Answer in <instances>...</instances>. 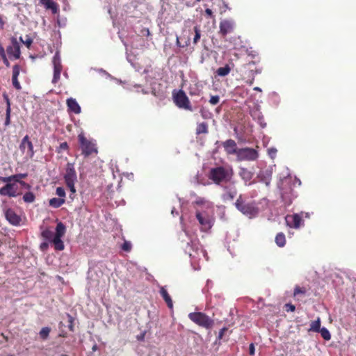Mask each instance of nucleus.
I'll return each mask as SVG.
<instances>
[{
    "label": "nucleus",
    "mask_w": 356,
    "mask_h": 356,
    "mask_svg": "<svg viewBox=\"0 0 356 356\" xmlns=\"http://www.w3.org/2000/svg\"><path fill=\"white\" fill-rule=\"evenodd\" d=\"M233 175L231 167L218 166L210 170L208 177L215 184L221 185L229 182Z\"/></svg>",
    "instance_id": "nucleus-1"
},
{
    "label": "nucleus",
    "mask_w": 356,
    "mask_h": 356,
    "mask_svg": "<svg viewBox=\"0 0 356 356\" xmlns=\"http://www.w3.org/2000/svg\"><path fill=\"white\" fill-rule=\"evenodd\" d=\"M236 208L243 214L249 216H255L259 211L254 201L247 202L242 194L239 195L234 203Z\"/></svg>",
    "instance_id": "nucleus-2"
},
{
    "label": "nucleus",
    "mask_w": 356,
    "mask_h": 356,
    "mask_svg": "<svg viewBox=\"0 0 356 356\" xmlns=\"http://www.w3.org/2000/svg\"><path fill=\"white\" fill-rule=\"evenodd\" d=\"M64 179L66 186L70 188L71 192L70 197L72 198V195H74L76 193L74 184L77 181V175L74 163H67L65 172L64 175Z\"/></svg>",
    "instance_id": "nucleus-3"
},
{
    "label": "nucleus",
    "mask_w": 356,
    "mask_h": 356,
    "mask_svg": "<svg viewBox=\"0 0 356 356\" xmlns=\"http://www.w3.org/2000/svg\"><path fill=\"white\" fill-rule=\"evenodd\" d=\"M78 140L82 151V154L85 157H88L92 154H97L96 144L92 140H88L83 133L79 134Z\"/></svg>",
    "instance_id": "nucleus-4"
},
{
    "label": "nucleus",
    "mask_w": 356,
    "mask_h": 356,
    "mask_svg": "<svg viewBox=\"0 0 356 356\" xmlns=\"http://www.w3.org/2000/svg\"><path fill=\"white\" fill-rule=\"evenodd\" d=\"M172 99L178 108L190 111H193L191 102L184 90H173Z\"/></svg>",
    "instance_id": "nucleus-5"
},
{
    "label": "nucleus",
    "mask_w": 356,
    "mask_h": 356,
    "mask_svg": "<svg viewBox=\"0 0 356 356\" xmlns=\"http://www.w3.org/2000/svg\"><path fill=\"white\" fill-rule=\"evenodd\" d=\"M189 319L202 327L209 329L213 325V321L202 312H192L188 314Z\"/></svg>",
    "instance_id": "nucleus-6"
},
{
    "label": "nucleus",
    "mask_w": 356,
    "mask_h": 356,
    "mask_svg": "<svg viewBox=\"0 0 356 356\" xmlns=\"http://www.w3.org/2000/svg\"><path fill=\"white\" fill-rule=\"evenodd\" d=\"M65 225L62 222H58L56 227L55 236L52 240V243L56 250L61 251L64 250L65 245L61 238L65 235Z\"/></svg>",
    "instance_id": "nucleus-7"
},
{
    "label": "nucleus",
    "mask_w": 356,
    "mask_h": 356,
    "mask_svg": "<svg viewBox=\"0 0 356 356\" xmlns=\"http://www.w3.org/2000/svg\"><path fill=\"white\" fill-rule=\"evenodd\" d=\"M236 156L238 161H254L258 157V152L253 148H241Z\"/></svg>",
    "instance_id": "nucleus-8"
},
{
    "label": "nucleus",
    "mask_w": 356,
    "mask_h": 356,
    "mask_svg": "<svg viewBox=\"0 0 356 356\" xmlns=\"http://www.w3.org/2000/svg\"><path fill=\"white\" fill-rule=\"evenodd\" d=\"M235 29V23L232 19H223L219 24L218 33L225 38L227 34L232 33Z\"/></svg>",
    "instance_id": "nucleus-9"
},
{
    "label": "nucleus",
    "mask_w": 356,
    "mask_h": 356,
    "mask_svg": "<svg viewBox=\"0 0 356 356\" xmlns=\"http://www.w3.org/2000/svg\"><path fill=\"white\" fill-rule=\"evenodd\" d=\"M20 150L24 153H26V155L32 159L35 154V151L33 149V145L32 142L30 140L29 136L26 135L22 140L21 143L19 145Z\"/></svg>",
    "instance_id": "nucleus-10"
},
{
    "label": "nucleus",
    "mask_w": 356,
    "mask_h": 356,
    "mask_svg": "<svg viewBox=\"0 0 356 356\" xmlns=\"http://www.w3.org/2000/svg\"><path fill=\"white\" fill-rule=\"evenodd\" d=\"M17 188L18 187L15 182L6 184L0 188V195L10 197H17L20 195V193L17 192Z\"/></svg>",
    "instance_id": "nucleus-11"
},
{
    "label": "nucleus",
    "mask_w": 356,
    "mask_h": 356,
    "mask_svg": "<svg viewBox=\"0 0 356 356\" xmlns=\"http://www.w3.org/2000/svg\"><path fill=\"white\" fill-rule=\"evenodd\" d=\"M54 64V76L52 82L56 83L58 81L60 77V73L63 70V66L60 62V58L58 52H56L53 58Z\"/></svg>",
    "instance_id": "nucleus-12"
},
{
    "label": "nucleus",
    "mask_w": 356,
    "mask_h": 356,
    "mask_svg": "<svg viewBox=\"0 0 356 356\" xmlns=\"http://www.w3.org/2000/svg\"><path fill=\"white\" fill-rule=\"evenodd\" d=\"M222 145L225 149V152L228 155L236 154L238 152V148L237 147V144L235 140L232 139H228L222 143Z\"/></svg>",
    "instance_id": "nucleus-13"
},
{
    "label": "nucleus",
    "mask_w": 356,
    "mask_h": 356,
    "mask_svg": "<svg viewBox=\"0 0 356 356\" xmlns=\"http://www.w3.org/2000/svg\"><path fill=\"white\" fill-rule=\"evenodd\" d=\"M6 52L10 57L13 56L15 59L19 58L21 54L20 47L16 40H13L11 45L7 47Z\"/></svg>",
    "instance_id": "nucleus-14"
},
{
    "label": "nucleus",
    "mask_w": 356,
    "mask_h": 356,
    "mask_svg": "<svg viewBox=\"0 0 356 356\" xmlns=\"http://www.w3.org/2000/svg\"><path fill=\"white\" fill-rule=\"evenodd\" d=\"M5 217L11 225L15 226L19 225L22 220L21 217L12 209H7L5 211Z\"/></svg>",
    "instance_id": "nucleus-15"
},
{
    "label": "nucleus",
    "mask_w": 356,
    "mask_h": 356,
    "mask_svg": "<svg viewBox=\"0 0 356 356\" xmlns=\"http://www.w3.org/2000/svg\"><path fill=\"white\" fill-rule=\"evenodd\" d=\"M285 220L287 226L298 229L300 226L302 218L298 214L295 213L293 215H287L285 218Z\"/></svg>",
    "instance_id": "nucleus-16"
},
{
    "label": "nucleus",
    "mask_w": 356,
    "mask_h": 356,
    "mask_svg": "<svg viewBox=\"0 0 356 356\" xmlns=\"http://www.w3.org/2000/svg\"><path fill=\"white\" fill-rule=\"evenodd\" d=\"M196 218L199 223L201 225L202 229L203 231H207L211 229L212 226L211 222L207 215H203L200 212L197 211L196 213Z\"/></svg>",
    "instance_id": "nucleus-17"
},
{
    "label": "nucleus",
    "mask_w": 356,
    "mask_h": 356,
    "mask_svg": "<svg viewBox=\"0 0 356 356\" xmlns=\"http://www.w3.org/2000/svg\"><path fill=\"white\" fill-rule=\"evenodd\" d=\"M224 193L222 195L223 201H232L237 195V190L234 186H224Z\"/></svg>",
    "instance_id": "nucleus-18"
},
{
    "label": "nucleus",
    "mask_w": 356,
    "mask_h": 356,
    "mask_svg": "<svg viewBox=\"0 0 356 356\" xmlns=\"http://www.w3.org/2000/svg\"><path fill=\"white\" fill-rule=\"evenodd\" d=\"M238 175L240 177L245 181V186H249L252 184L251 182H249L253 177V173L251 171L247 168H241L238 172Z\"/></svg>",
    "instance_id": "nucleus-19"
},
{
    "label": "nucleus",
    "mask_w": 356,
    "mask_h": 356,
    "mask_svg": "<svg viewBox=\"0 0 356 356\" xmlns=\"http://www.w3.org/2000/svg\"><path fill=\"white\" fill-rule=\"evenodd\" d=\"M67 106L68 111L72 112L75 114H79L81 113V107L76 101L75 99L69 98L67 99Z\"/></svg>",
    "instance_id": "nucleus-20"
},
{
    "label": "nucleus",
    "mask_w": 356,
    "mask_h": 356,
    "mask_svg": "<svg viewBox=\"0 0 356 356\" xmlns=\"http://www.w3.org/2000/svg\"><path fill=\"white\" fill-rule=\"evenodd\" d=\"M19 72H20V67L18 65H15L13 67L12 82H13V86L17 90L21 89L20 83L18 81V76L19 74Z\"/></svg>",
    "instance_id": "nucleus-21"
},
{
    "label": "nucleus",
    "mask_w": 356,
    "mask_h": 356,
    "mask_svg": "<svg viewBox=\"0 0 356 356\" xmlns=\"http://www.w3.org/2000/svg\"><path fill=\"white\" fill-rule=\"evenodd\" d=\"M160 294L166 302L168 307L170 309H172L173 307V302L172 300V298L169 293H168L167 290L165 289V287L162 286L160 289Z\"/></svg>",
    "instance_id": "nucleus-22"
},
{
    "label": "nucleus",
    "mask_w": 356,
    "mask_h": 356,
    "mask_svg": "<svg viewBox=\"0 0 356 356\" xmlns=\"http://www.w3.org/2000/svg\"><path fill=\"white\" fill-rule=\"evenodd\" d=\"M40 1L45 6L46 9L51 10L54 14L58 12V6L53 0H40Z\"/></svg>",
    "instance_id": "nucleus-23"
},
{
    "label": "nucleus",
    "mask_w": 356,
    "mask_h": 356,
    "mask_svg": "<svg viewBox=\"0 0 356 356\" xmlns=\"http://www.w3.org/2000/svg\"><path fill=\"white\" fill-rule=\"evenodd\" d=\"M3 97L6 99V120H5V125L8 126L10 124V113H11V108H10V99L8 97L7 95H3Z\"/></svg>",
    "instance_id": "nucleus-24"
},
{
    "label": "nucleus",
    "mask_w": 356,
    "mask_h": 356,
    "mask_svg": "<svg viewBox=\"0 0 356 356\" xmlns=\"http://www.w3.org/2000/svg\"><path fill=\"white\" fill-rule=\"evenodd\" d=\"M65 202V198L54 197L49 200V204L50 207L57 209L61 207Z\"/></svg>",
    "instance_id": "nucleus-25"
},
{
    "label": "nucleus",
    "mask_w": 356,
    "mask_h": 356,
    "mask_svg": "<svg viewBox=\"0 0 356 356\" xmlns=\"http://www.w3.org/2000/svg\"><path fill=\"white\" fill-rule=\"evenodd\" d=\"M321 321L319 317L316 321H313L310 323V327L308 329V332H319L321 329Z\"/></svg>",
    "instance_id": "nucleus-26"
},
{
    "label": "nucleus",
    "mask_w": 356,
    "mask_h": 356,
    "mask_svg": "<svg viewBox=\"0 0 356 356\" xmlns=\"http://www.w3.org/2000/svg\"><path fill=\"white\" fill-rule=\"evenodd\" d=\"M209 132L208 124L207 122H201L196 127V134H207Z\"/></svg>",
    "instance_id": "nucleus-27"
},
{
    "label": "nucleus",
    "mask_w": 356,
    "mask_h": 356,
    "mask_svg": "<svg viewBox=\"0 0 356 356\" xmlns=\"http://www.w3.org/2000/svg\"><path fill=\"white\" fill-rule=\"evenodd\" d=\"M275 243L279 247H284L285 245L286 238L282 232H280L276 235Z\"/></svg>",
    "instance_id": "nucleus-28"
},
{
    "label": "nucleus",
    "mask_w": 356,
    "mask_h": 356,
    "mask_svg": "<svg viewBox=\"0 0 356 356\" xmlns=\"http://www.w3.org/2000/svg\"><path fill=\"white\" fill-rule=\"evenodd\" d=\"M231 71V68L229 65H225L224 67H219L216 73L220 76H227Z\"/></svg>",
    "instance_id": "nucleus-29"
},
{
    "label": "nucleus",
    "mask_w": 356,
    "mask_h": 356,
    "mask_svg": "<svg viewBox=\"0 0 356 356\" xmlns=\"http://www.w3.org/2000/svg\"><path fill=\"white\" fill-rule=\"evenodd\" d=\"M195 35L193 38V43L197 44L201 38V30L199 26H195L193 28Z\"/></svg>",
    "instance_id": "nucleus-30"
},
{
    "label": "nucleus",
    "mask_w": 356,
    "mask_h": 356,
    "mask_svg": "<svg viewBox=\"0 0 356 356\" xmlns=\"http://www.w3.org/2000/svg\"><path fill=\"white\" fill-rule=\"evenodd\" d=\"M41 234L44 239L48 240L51 242H52V240L55 236V234L49 229H45L42 231Z\"/></svg>",
    "instance_id": "nucleus-31"
},
{
    "label": "nucleus",
    "mask_w": 356,
    "mask_h": 356,
    "mask_svg": "<svg viewBox=\"0 0 356 356\" xmlns=\"http://www.w3.org/2000/svg\"><path fill=\"white\" fill-rule=\"evenodd\" d=\"M35 200V196L33 192H26L23 196V200L26 203H32Z\"/></svg>",
    "instance_id": "nucleus-32"
},
{
    "label": "nucleus",
    "mask_w": 356,
    "mask_h": 356,
    "mask_svg": "<svg viewBox=\"0 0 356 356\" xmlns=\"http://www.w3.org/2000/svg\"><path fill=\"white\" fill-rule=\"evenodd\" d=\"M51 329L49 327H42L39 332L40 338L43 340H46L48 338Z\"/></svg>",
    "instance_id": "nucleus-33"
},
{
    "label": "nucleus",
    "mask_w": 356,
    "mask_h": 356,
    "mask_svg": "<svg viewBox=\"0 0 356 356\" xmlns=\"http://www.w3.org/2000/svg\"><path fill=\"white\" fill-rule=\"evenodd\" d=\"M319 332L321 333V337L323 339L326 341H329L331 339V334L329 330L325 327H322L320 329Z\"/></svg>",
    "instance_id": "nucleus-34"
},
{
    "label": "nucleus",
    "mask_w": 356,
    "mask_h": 356,
    "mask_svg": "<svg viewBox=\"0 0 356 356\" xmlns=\"http://www.w3.org/2000/svg\"><path fill=\"white\" fill-rule=\"evenodd\" d=\"M306 289L304 287H300L299 286H296L293 291V297H296L298 295H305L306 293Z\"/></svg>",
    "instance_id": "nucleus-35"
},
{
    "label": "nucleus",
    "mask_w": 356,
    "mask_h": 356,
    "mask_svg": "<svg viewBox=\"0 0 356 356\" xmlns=\"http://www.w3.org/2000/svg\"><path fill=\"white\" fill-rule=\"evenodd\" d=\"M0 181L6 183V184H12L15 182L14 175L9 177H1Z\"/></svg>",
    "instance_id": "nucleus-36"
},
{
    "label": "nucleus",
    "mask_w": 356,
    "mask_h": 356,
    "mask_svg": "<svg viewBox=\"0 0 356 356\" xmlns=\"http://www.w3.org/2000/svg\"><path fill=\"white\" fill-rule=\"evenodd\" d=\"M28 176V174L27 173H19V174H15L14 175V178H15V182L17 184V183H19L20 181H22V179H25Z\"/></svg>",
    "instance_id": "nucleus-37"
},
{
    "label": "nucleus",
    "mask_w": 356,
    "mask_h": 356,
    "mask_svg": "<svg viewBox=\"0 0 356 356\" xmlns=\"http://www.w3.org/2000/svg\"><path fill=\"white\" fill-rule=\"evenodd\" d=\"M69 148L68 144L67 142L61 143L59 145V147L57 149V152L60 153L63 151L67 150Z\"/></svg>",
    "instance_id": "nucleus-38"
},
{
    "label": "nucleus",
    "mask_w": 356,
    "mask_h": 356,
    "mask_svg": "<svg viewBox=\"0 0 356 356\" xmlns=\"http://www.w3.org/2000/svg\"><path fill=\"white\" fill-rule=\"evenodd\" d=\"M122 249L125 252H130L131 250V244L129 241H125L122 245Z\"/></svg>",
    "instance_id": "nucleus-39"
},
{
    "label": "nucleus",
    "mask_w": 356,
    "mask_h": 356,
    "mask_svg": "<svg viewBox=\"0 0 356 356\" xmlns=\"http://www.w3.org/2000/svg\"><path fill=\"white\" fill-rule=\"evenodd\" d=\"M56 193L60 198H64L65 197V191L63 187H58L56 188Z\"/></svg>",
    "instance_id": "nucleus-40"
},
{
    "label": "nucleus",
    "mask_w": 356,
    "mask_h": 356,
    "mask_svg": "<svg viewBox=\"0 0 356 356\" xmlns=\"http://www.w3.org/2000/svg\"><path fill=\"white\" fill-rule=\"evenodd\" d=\"M220 102V97L218 95L211 96V97L209 99V103L212 105H216Z\"/></svg>",
    "instance_id": "nucleus-41"
},
{
    "label": "nucleus",
    "mask_w": 356,
    "mask_h": 356,
    "mask_svg": "<svg viewBox=\"0 0 356 356\" xmlns=\"http://www.w3.org/2000/svg\"><path fill=\"white\" fill-rule=\"evenodd\" d=\"M284 309H285V311L287 312H293L296 310V307H295V305H293L291 303H287L284 305Z\"/></svg>",
    "instance_id": "nucleus-42"
},
{
    "label": "nucleus",
    "mask_w": 356,
    "mask_h": 356,
    "mask_svg": "<svg viewBox=\"0 0 356 356\" xmlns=\"http://www.w3.org/2000/svg\"><path fill=\"white\" fill-rule=\"evenodd\" d=\"M68 316V322H69V329L70 331H73L74 330V319L72 318V316L70 314L67 315Z\"/></svg>",
    "instance_id": "nucleus-43"
},
{
    "label": "nucleus",
    "mask_w": 356,
    "mask_h": 356,
    "mask_svg": "<svg viewBox=\"0 0 356 356\" xmlns=\"http://www.w3.org/2000/svg\"><path fill=\"white\" fill-rule=\"evenodd\" d=\"M177 46H179L180 47H188L190 44V39L188 38L187 40L185 41V44H181V43L179 42V39L177 37Z\"/></svg>",
    "instance_id": "nucleus-44"
},
{
    "label": "nucleus",
    "mask_w": 356,
    "mask_h": 356,
    "mask_svg": "<svg viewBox=\"0 0 356 356\" xmlns=\"http://www.w3.org/2000/svg\"><path fill=\"white\" fill-rule=\"evenodd\" d=\"M255 353V348L254 343H250L249 346V354L250 355H254Z\"/></svg>",
    "instance_id": "nucleus-45"
},
{
    "label": "nucleus",
    "mask_w": 356,
    "mask_h": 356,
    "mask_svg": "<svg viewBox=\"0 0 356 356\" xmlns=\"http://www.w3.org/2000/svg\"><path fill=\"white\" fill-rule=\"evenodd\" d=\"M19 184L24 187L25 188H27V189H30L31 188V185L27 184L26 182L24 181H22L20 182H19Z\"/></svg>",
    "instance_id": "nucleus-46"
},
{
    "label": "nucleus",
    "mask_w": 356,
    "mask_h": 356,
    "mask_svg": "<svg viewBox=\"0 0 356 356\" xmlns=\"http://www.w3.org/2000/svg\"><path fill=\"white\" fill-rule=\"evenodd\" d=\"M3 63L5 64V65L7 67H10V63L6 57V55L4 56L2 58H1Z\"/></svg>",
    "instance_id": "nucleus-47"
},
{
    "label": "nucleus",
    "mask_w": 356,
    "mask_h": 356,
    "mask_svg": "<svg viewBox=\"0 0 356 356\" xmlns=\"http://www.w3.org/2000/svg\"><path fill=\"white\" fill-rule=\"evenodd\" d=\"M205 13L208 17H213V12L210 8H207L205 10Z\"/></svg>",
    "instance_id": "nucleus-48"
},
{
    "label": "nucleus",
    "mask_w": 356,
    "mask_h": 356,
    "mask_svg": "<svg viewBox=\"0 0 356 356\" xmlns=\"http://www.w3.org/2000/svg\"><path fill=\"white\" fill-rule=\"evenodd\" d=\"M48 246H49L48 243L46 242H44V243H41L40 249L44 251L47 249Z\"/></svg>",
    "instance_id": "nucleus-49"
},
{
    "label": "nucleus",
    "mask_w": 356,
    "mask_h": 356,
    "mask_svg": "<svg viewBox=\"0 0 356 356\" xmlns=\"http://www.w3.org/2000/svg\"><path fill=\"white\" fill-rule=\"evenodd\" d=\"M4 24H5V21L3 20L2 16L0 15V30L3 29Z\"/></svg>",
    "instance_id": "nucleus-50"
},
{
    "label": "nucleus",
    "mask_w": 356,
    "mask_h": 356,
    "mask_svg": "<svg viewBox=\"0 0 356 356\" xmlns=\"http://www.w3.org/2000/svg\"><path fill=\"white\" fill-rule=\"evenodd\" d=\"M33 41L31 39H27L25 42H24V44L26 45V47L28 48H29V47L31 45Z\"/></svg>",
    "instance_id": "nucleus-51"
},
{
    "label": "nucleus",
    "mask_w": 356,
    "mask_h": 356,
    "mask_svg": "<svg viewBox=\"0 0 356 356\" xmlns=\"http://www.w3.org/2000/svg\"><path fill=\"white\" fill-rule=\"evenodd\" d=\"M227 330V328L224 327L220 330L219 332V338L221 339L224 334V332Z\"/></svg>",
    "instance_id": "nucleus-52"
},
{
    "label": "nucleus",
    "mask_w": 356,
    "mask_h": 356,
    "mask_svg": "<svg viewBox=\"0 0 356 356\" xmlns=\"http://www.w3.org/2000/svg\"><path fill=\"white\" fill-rule=\"evenodd\" d=\"M1 336L6 340V341H8V337L6 336L3 333H1Z\"/></svg>",
    "instance_id": "nucleus-53"
},
{
    "label": "nucleus",
    "mask_w": 356,
    "mask_h": 356,
    "mask_svg": "<svg viewBox=\"0 0 356 356\" xmlns=\"http://www.w3.org/2000/svg\"><path fill=\"white\" fill-rule=\"evenodd\" d=\"M196 203L197 204H202L204 203V200L202 199H200V200L196 201Z\"/></svg>",
    "instance_id": "nucleus-54"
},
{
    "label": "nucleus",
    "mask_w": 356,
    "mask_h": 356,
    "mask_svg": "<svg viewBox=\"0 0 356 356\" xmlns=\"http://www.w3.org/2000/svg\"><path fill=\"white\" fill-rule=\"evenodd\" d=\"M200 113H201L202 116L204 118H206L205 113H204V112L203 109H201V110H200Z\"/></svg>",
    "instance_id": "nucleus-55"
},
{
    "label": "nucleus",
    "mask_w": 356,
    "mask_h": 356,
    "mask_svg": "<svg viewBox=\"0 0 356 356\" xmlns=\"http://www.w3.org/2000/svg\"><path fill=\"white\" fill-rule=\"evenodd\" d=\"M97 349V346L95 344V345H94V346H93V347L92 348V350L93 351H95Z\"/></svg>",
    "instance_id": "nucleus-56"
},
{
    "label": "nucleus",
    "mask_w": 356,
    "mask_h": 356,
    "mask_svg": "<svg viewBox=\"0 0 356 356\" xmlns=\"http://www.w3.org/2000/svg\"><path fill=\"white\" fill-rule=\"evenodd\" d=\"M254 90L261 91V89L259 87H255L254 88Z\"/></svg>",
    "instance_id": "nucleus-57"
},
{
    "label": "nucleus",
    "mask_w": 356,
    "mask_h": 356,
    "mask_svg": "<svg viewBox=\"0 0 356 356\" xmlns=\"http://www.w3.org/2000/svg\"><path fill=\"white\" fill-rule=\"evenodd\" d=\"M270 151L272 152V153H276V150L275 149H274V150L273 149H270Z\"/></svg>",
    "instance_id": "nucleus-58"
},
{
    "label": "nucleus",
    "mask_w": 356,
    "mask_h": 356,
    "mask_svg": "<svg viewBox=\"0 0 356 356\" xmlns=\"http://www.w3.org/2000/svg\"><path fill=\"white\" fill-rule=\"evenodd\" d=\"M270 151L272 152V153H276V150L275 149H274V150L273 149H270Z\"/></svg>",
    "instance_id": "nucleus-59"
},
{
    "label": "nucleus",
    "mask_w": 356,
    "mask_h": 356,
    "mask_svg": "<svg viewBox=\"0 0 356 356\" xmlns=\"http://www.w3.org/2000/svg\"><path fill=\"white\" fill-rule=\"evenodd\" d=\"M253 81H254V79H252L251 81H250V85H251V84H252Z\"/></svg>",
    "instance_id": "nucleus-60"
},
{
    "label": "nucleus",
    "mask_w": 356,
    "mask_h": 356,
    "mask_svg": "<svg viewBox=\"0 0 356 356\" xmlns=\"http://www.w3.org/2000/svg\"><path fill=\"white\" fill-rule=\"evenodd\" d=\"M61 356H68V355L66 354H63V355H61Z\"/></svg>",
    "instance_id": "nucleus-61"
},
{
    "label": "nucleus",
    "mask_w": 356,
    "mask_h": 356,
    "mask_svg": "<svg viewBox=\"0 0 356 356\" xmlns=\"http://www.w3.org/2000/svg\"><path fill=\"white\" fill-rule=\"evenodd\" d=\"M201 0H196V1L200 2Z\"/></svg>",
    "instance_id": "nucleus-62"
}]
</instances>
